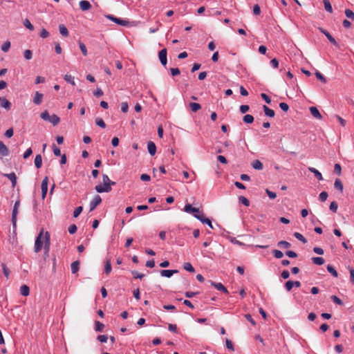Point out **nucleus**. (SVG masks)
<instances>
[{
  "label": "nucleus",
  "instance_id": "15",
  "mask_svg": "<svg viewBox=\"0 0 354 354\" xmlns=\"http://www.w3.org/2000/svg\"><path fill=\"white\" fill-rule=\"evenodd\" d=\"M147 149H148V152L149 153V154L151 156L155 155L156 152V146L155 143L152 141H149L147 143Z\"/></svg>",
  "mask_w": 354,
  "mask_h": 354
},
{
  "label": "nucleus",
  "instance_id": "61",
  "mask_svg": "<svg viewBox=\"0 0 354 354\" xmlns=\"http://www.w3.org/2000/svg\"><path fill=\"white\" fill-rule=\"evenodd\" d=\"M286 254L290 258H296L297 257V254L292 250H288L286 252Z\"/></svg>",
  "mask_w": 354,
  "mask_h": 354
},
{
  "label": "nucleus",
  "instance_id": "45",
  "mask_svg": "<svg viewBox=\"0 0 354 354\" xmlns=\"http://www.w3.org/2000/svg\"><path fill=\"white\" fill-rule=\"evenodd\" d=\"M239 201L240 203L243 204L245 206H249L250 205V201L248 198H246L245 196H239Z\"/></svg>",
  "mask_w": 354,
  "mask_h": 354
},
{
  "label": "nucleus",
  "instance_id": "1",
  "mask_svg": "<svg viewBox=\"0 0 354 354\" xmlns=\"http://www.w3.org/2000/svg\"><path fill=\"white\" fill-rule=\"evenodd\" d=\"M43 245L44 249V257H48L50 245V234L48 232H46L44 235V230L42 229L35 239L34 247L35 252L37 253L40 252Z\"/></svg>",
  "mask_w": 354,
  "mask_h": 354
},
{
  "label": "nucleus",
  "instance_id": "57",
  "mask_svg": "<svg viewBox=\"0 0 354 354\" xmlns=\"http://www.w3.org/2000/svg\"><path fill=\"white\" fill-rule=\"evenodd\" d=\"M41 118L44 120H48L49 121L50 115H49L48 112L47 111H45L41 113Z\"/></svg>",
  "mask_w": 354,
  "mask_h": 354
},
{
  "label": "nucleus",
  "instance_id": "13",
  "mask_svg": "<svg viewBox=\"0 0 354 354\" xmlns=\"http://www.w3.org/2000/svg\"><path fill=\"white\" fill-rule=\"evenodd\" d=\"M310 111L311 115L313 116V118L317 119V120H322V115L319 113V110L315 106H311L310 107Z\"/></svg>",
  "mask_w": 354,
  "mask_h": 354
},
{
  "label": "nucleus",
  "instance_id": "36",
  "mask_svg": "<svg viewBox=\"0 0 354 354\" xmlns=\"http://www.w3.org/2000/svg\"><path fill=\"white\" fill-rule=\"evenodd\" d=\"M277 245L282 248H289L291 246V244L286 241H280L278 242Z\"/></svg>",
  "mask_w": 354,
  "mask_h": 354
},
{
  "label": "nucleus",
  "instance_id": "3",
  "mask_svg": "<svg viewBox=\"0 0 354 354\" xmlns=\"http://www.w3.org/2000/svg\"><path fill=\"white\" fill-rule=\"evenodd\" d=\"M184 211L187 213H192L193 214L194 216L195 217V215H200V214H204L203 212H201L198 208L194 207L192 206L191 204H186L184 207Z\"/></svg>",
  "mask_w": 354,
  "mask_h": 354
},
{
  "label": "nucleus",
  "instance_id": "12",
  "mask_svg": "<svg viewBox=\"0 0 354 354\" xmlns=\"http://www.w3.org/2000/svg\"><path fill=\"white\" fill-rule=\"evenodd\" d=\"M161 276L165 277H171L174 274L178 273V270H161L160 271Z\"/></svg>",
  "mask_w": 354,
  "mask_h": 354
},
{
  "label": "nucleus",
  "instance_id": "8",
  "mask_svg": "<svg viewBox=\"0 0 354 354\" xmlns=\"http://www.w3.org/2000/svg\"><path fill=\"white\" fill-rule=\"evenodd\" d=\"M167 51L166 48L162 49L158 53V57H159L160 62L163 66H166V64L167 63Z\"/></svg>",
  "mask_w": 354,
  "mask_h": 354
},
{
  "label": "nucleus",
  "instance_id": "29",
  "mask_svg": "<svg viewBox=\"0 0 354 354\" xmlns=\"http://www.w3.org/2000/svg\"><path fill=\"white\" fill-rule=\"evenodd\" d=\"M60 119L57 115L53 114L50 115L49 122H51L54 126L57 125Z\"/></svg>",
  "mask_w": 354,
  "mask_h": 354
},
{
  "label": "nucleus",
  "instance_id": "31",
  "mask_svg": "<svg viewBox=\"0 0 354 354\" xmlns=\"http://www.w3.org/2000/svg\"><path fill=\"white\" fill-rule=\"evenodd\" d=\"M189 107L193 112H196L201 109V104L196 102H190Z\"/></svg>",
  "mask_w": 354,
  "mask_h": 354
},
{
  "label": "nucleus",
  "instance_id": "35",
  "mask_svg": "<svg viewBox=\"0 0 354 354\" xmlns=\"http://www.w3.org/2000/svg\"><path fill=\"white\" fill-rule=\"evenodd\" d=\"M293 235L296 239L301 241L303 243H307V239L299 232H295Z\"/></svg>",
  "mask_w": 354,
  "mask_h": 354
},
{
  "label": "nucleus",
  "instance_id": "34",
  "mask_svg": "<svg viewBox=\"0 0 354 354\" xmlns=\"http://www.w3.org/2000/svg\"><path fill=\"white\" fill-rule=\"evenodd\" d=\"M104 328V325L99 321L95 322V330L97 332H102Z\"/></svg>",
  "mask_w": 354,
  "mask_h": 354
},
{
  "label": "nucleus",
  "instance_id": "32",
  "mask_svg": "<svg viewBox=\"0 0 354 354\" xmlns=\"http://www.w3.org/2000/svg\"><path fill=\"white\" fill-rule=\"evenodd\" d=\"M327 270L328 272H330L334 277H338V273L337 272V270L335 269V268L333 266H332L331 265H328L327 266Z\"/></svg>",
  "mask_w": 354,
  "mask_h": 354
},
{
  "label": "nucleus",
  "instance_id": "22",
  "mask_svg": "<svg viewBox=\"0 0 354 354\" xmlns=\"http://www.w3.org/2000/svg\"><path fill=\"white\" fill-rule=\"evenodd\" d=\"M112 270L111 263L110 259H106L104 264V272L106 274H109Z\"/></svg>",
  "mask_w": 354,
  "mask_h": 354
},
{
  "label": "nucleus",
  "instance_id": "62",
  "mask_svg": "<svg viewBox=\"0 0 354 354\" xmlns=\"http://www.w3.org/2000/svg\"><path fill=\"white\" fill-rule=\"evenodd\" d=\"M97 339L102 343H105L107 342L108 337L106 335H100L97 336Z\"/></svg>",
  "mask_w": 354,
  "mask_h": 354
},
{
  "label": "nucleus",
  "instance_id": "11",
  "mask_svg": "<svg viewBox=\"0 0 354 354\" xmlns=\"http://www.w3.org/2000/svg\"><path fill=\"white\" fill-rule=\"evenodd\" d=\"M210 284L218 290H220L224 293H228V290L221 283H216L214 281H210Z\"/></svg>",
  "mask_w": 354,
  "mask_h": 354
},
{
  "label": "nucleus",
  "instance_id": "9",
  "mask_svg": "<svg viewBox=\"0 0 354 354\" xmlns=\"http://www.w3.org/2000/svg\"><path fill=\"white\" fill-rule=\"evenodd\" d=\"M44 95L39 91H36L32 102L36 105H40L42 102Z\"/></svg>",
  "mask_w": 354,
  "mask_h": 354
},
{
  "label": "nucleus",
  "instance_id": "53",
  "mask_svg": "<svg viewBox=\"0 0 354 354\" xmlns=\"http://www.w3.org/2000/svg\"><path fill=\"white\" fill-rule=\"evenodd\" d=\"M328 196V193L324 191L320 193L319 198L321 201L324 202V201H326Z\"/></svg>",
  "mask_w": 354,
  "mask_h": 354
},
{
  "label": "nucleus",
  "instance_id": "63",
  "mask_svg": "<svg viewBox=\"0 0 354 354\" xmlns=\"http://www.w3.org/2000/svg\"><path fill=\"white\" fill-rule=\"evenodd\" d=\"M13 133H14V130L12 128H10L8 129L6 132H5V136L8 138H11L12 136H13Z\"/></svg>",
  "mask_w": 354,
  "mask_h": 354
},
{
  "label": "nucleus",
  "instance_id": "18",
  "mask_svg": "<svg viewBox=\"0 0 354 354\" xmlns=\"http://www.w3.org/2000/svg\"><path fill=\"white\" fill-rule=\"evenodd\" d=\"M1 106L6 110H10L11 108V103L5 97L0 100Z\"/></svg>",
  "mask_w": 354,
  "mask_h": 354
},
{
  "label": "nucleus",
  "instance_id": "30",
  "mask_svg": "<svg viewBox=\"0 0 354 354\" xmlns=\"http://www.w3.org/2000/svg\"><path fill=\"white\" fill-rule=\"evenodd\" d=\"M323 3H324V8H325V10L330 12V13H332L333 12V8H332V6L330 4V2L329 0H323Z\"/></svg>",
  "mask_w": 354,
  "mask_h": 354
},
{
  "label": "nucleus",
  "instance_id": "60",
  "mask_svg": "<svg viewBox=\"0 0 354 354\" xmlns=\"http://www.w3.org/2000/svg\"><path fill=\"white\" fill-rule=\"evenodd\" d=\"M250 109V106L248 105H241L239 107V110L241 113H245Z\"/></svg>",
  "mask_w": 354,
  "mask_h": 354
},
{
  "label": "nucleus",
  "instance_id": "7",
  "mask_svg": "<svg viewBox=\"0 0 354 354\" xmlns=\"http://www.w3.org/2000/svg\"><path fill=\"white\" fill-rule=\"evenodd\" d=\"M95 189L98 193H103V192H109L111 191L112 188L109 186V184H103L102 185H97L95 186Z\"/></svg>",
  "mask_w": 354,
  "mask_h": 354
},
{
  "label": "nucleus",
  "instance_id": "23",
  "mask_svg": "<svg viewBox=\"0 0 354 354\" xmlns=\"http://www.w3.org/2000/svg\"><path fill=\"white\" fill-rule=\"evenodd\" d=\"M35 165L37 169L41 168V167L42 165V158H41V156L40 154H38V155H37L35 156Z\"/></svg>",
  "mask_w": 354,
  "mask_h": 354
},
{
  "label": "nucleus",
  "instance_id": "44",
  "mask_svg": "<svg viewBox=\"0 0 354 354\" xmlns=\"http://www.w3.org/2000/svg\"><path fill=\"white\" fill-rule=\"evenodd\" d=\"M272 253L276 259H281L283 257V253L278 250H274Z\"/></svg>",
  "mask_w": 354,
  "mask_h": 354
},
{
  "label": "nucleus",
  "instance_id": "4",
  "mask_svg": "<svg viewBox=\"0 0 354 354\" xmlns=\"http://www.w3.org/2000/svg\"><path fill=\"white\" fill-rule=\"evenodd\" d=\"M105 17L111 21L120 26H126L129 24V21L115 17L111 15H107Z\"/></svg>",
  "mask_w": 354,
  "mask_h": 354
},
{
  "label": "nucleus",
  "instance_id": "50",
  "mask_svg": "<svg viewBox=\"0 0 354 354\" xmlns=\"http://www.w3.org/2000/svg\"><path fill=\"white\" fill-rule=\"evenodd\" d=\"M285 288L286 290L289 292L292 290L293 288V281H288L285 283Z\"/></svg>",
  "mask_w": 354,
  "mask_h": 354
},
{
  "label": "nucleus",
  "instance_id": "38",
  "mask_svg": "<svg viewBox=\"0 0 354 354\" xmlns=\"http://www.w3.org/2000/svg\"><path fill=\"white\" fill-rule=\"evenodd\" d=\"M64 80L67 82L71 84L73 86L75 85V80H74V77H73L71 75H68V74L65 75Z\"/></svg>",
  "mask_w": 354,
  "mask_h": 354
},
{
  "label": "nucleus",
  "instance_id": "39",
  "mask_svg": "<svg viewBox=\"0 0 354 354\" xmlns=\"http://www.w3.org/2000/svg\"><path fill=\"white\" fill-rule=\"evenodd\" d=\"M1 267H2V269H3V274L5 275V277L8 279L9 278V275H10V271L9 270V268L6 266V265L5 263H1Z\"/></svg>",
  "mask_w": 354,
  "mask_h": 354
},
{
  "label": "nucleus",
  "instance_id": "37",
  "mask_svg": "<svg viewBox=\"0 0 354 354\" xmlns=\"http://www.w3.org/2000/svg\"><path fill=\"white\" fill-rule=\"evenodd\" d=\"M243 120L247 124H251L254 122V117L252 115H245L243 116Z\"/></svg>",
  "mask_w": 354,
  "mask_h": 354
},
{
  "label": "nucleus",
  "instance_id": "56",
  "mask_svg": "<svg viewBox=\"0 0 354 354\" xmlns=\"http://www.w3.org/2000/svg\"><path fill=\"white\" fill-rule=\"evenodd\" d=\"M83 208L82 206L77 207L73 212V216L77 218L82 212Z\"/></svg>",
  "mask_w": 354,
  "mask_h": 354
},
{
  "label": "nucleus",
  "instance_id": "26",
  "mask_svg": "<svg viewBox=\"0 0 354 354\" xmlns=\"http://www.w3.org/2000/svg\"><path fill=\"white\" fill-rule=\"evenodd\" d=\"M59 30L60 34L63 37H68V29L66 28V27L64 24H61V25L59 26Z\"/></svg>",
  "mask_w": 354,
  "mask_h": 354
},
{
  "label": "nucleus",
  "instance_id": "5",
  "mask_svg": "<svg viewBox=\"0 0 354 354\" xmlns=\"http://www.w3.org/2000/svg\"><path fill=\"white\" fill-rule=\"evenodd\" d=\"M102 203V198L100 195H95L93 200L90 202V212L93 211L97 205Z\"/></svg>",
  "mask_w": 354,
  "mask_h": 354
},
{
  "label": "nucleus",
  "instance_id": "14",
  "mask_svg": "<svg viewBox=\"0 0 354 354\" xmlns=\"http://www.w3.org/2000/svg\"><path fill=\"white\" fill-rule=\"evenodd\" d=\"M9 155V149L6 145L0 140V156H7Z\"/></svg>",
  "mask_w": 354,
  "mask_h": 354
},
{
  "label": "nucleus",
  "instance_id": "16",
  "mask_svg": "<svg viewBox=\"0 0 354 354\" xmlns=\"http://www.w3.org/2000/svg\"><path fill=\"white\" fill-rule=\"evenodd\" d=\"M80 9L83 11L88 10L91 8V5L89 1L86 0H82L80 2Z\"/></svg>",
  "mask_w": 354,
  "mask_h": 354
},
{
  "label": "nucleus",
  "instance_id": "24",
  "mask_svg": "<svg viewBox=\"0 0 354 354\" xmlns=\"http://www.w3.org/2000/svg\"><path fill=\"white\" fill-rule=\"evenodd\" d=\"M252 166L254 169L258 170H261L263 167V163L259 160H254L252 163Z\"/></svg>",
  "mask_w": 354,
  "mask_h": 354
},
{
  "label": "nucleus",
  "instance_id": "6",
  "mask_svg": "<svg viewBox=\"0 0 354 354\" xmlns=\"http://www.w3.org/2000/svg\"><path fill=\"white\" fill-rule=\"evenodd\" d=\"M48 176H46L41 185V197L43 199H44L46 196L47 192H48Z\"/></svg>",
  "mask_w": 354,
  "mask_h": 354
},
{
  "label": "nucleus",
  "instance_id": "43",
  "mask_svg": "<svg viewBox=\"0 0 354 354\" xmlns=\"http://www.w3.org/2000/svg\"><path fill=\"white\" fill-rule=\"evenodd\" d=\"M24 25L26 28H28L30 30H34V26H32V24L30 23V21L28 19H26L24 20Z\"/></svg>",
  "mask_w": 354,
  "mask_h": 354
},
{
  "label": "nucleus",
  "instance_id": "64",
  "mask_svg": "<svg viewBox=\"0 0 354 354\" xmlns=\"http://www.w3.org/2000/svg\"><path fill=\"white\" fill-rule=\"evenodd\" d=\"M104 94L101 88H97L94 92H93V95L96 97H101Z\"/></svg>",
  "mask_w": 354,
  "mask_h": 354
},
{
  "label": "nucleus",
  "instance_id": "27",
  "mask_svg": "<svg viewBox=\"0 0 354 354\" xmlns=\"http://www.w3.org/2000/svg\"><path fill=\"white\" fill-rule=\"evenodd\" d=\"M71 268L72 273H76L80 268V262L78 261H73L71 265Z\"/></svg>",
  "mask_w": 354,
  "mask_h": 354
},
{
  "label": "nucleus",
  "instance_id": "19",
  "mask_svg": "<svg viewBox=\"0 0 354 354\" xmlns=\"http://www.w3.org/2000/svg\"><path fill=\"white\" fill-rule=\"evenodd\" d=\"M334 187L339 190L340 192H343L344 185L342 180L339 178H337L335 180Z\"/></svg>",
  "mask_w": 354,
  "mask_h": 354
},
{
  "label": "nucleus",
  "instance_id": "58",
  "mask_svg": "<svg viewBox=\"0 0 354 354\" xmlns=\"http://www.w3.org/2000/svg\"><path fill=\"white\" fill-rule=\"evenodd\" d=\"M131 274H133V277L135 279H142L145 276L143 274L139 273L138 271L133 270L131 272Z\"/></svg>",
  "mask_w": 354,
  "mask_h": 354
},
{
  "label": "nucleus",
  "instance_id": "48",
  "mask_svg": "<svg viewBox=\"0 0 354 354\" xmlns=\"http://www.w3.org/2000/svg\"><path fill=\"white\" fill-rule=\"evenodd\" d=\"M24 55L26 59L30 60L32 57V52L30 50H26L24 53Z\"/></svg>",
  "mask_w": 354,
  "mask_h": 354
},
{
  "label": "nucleus",
  "instance_id": "20",
  "mask_svg": "<svg viewBox=\"0 0 354 354\" xmlns=\"http://www.w3.org/2000/svg\"><path fill=\"white\" fill-rule=\"evenodd\" d=\"M308 170L314 174L315 176L319 180H323V176L322 175V174L317 170L314 167H309L308 168Z\"/></svg>",
  "mask_w": 354,
  "mask_h": 354
},
{
  "label": "nucleus",
  "instance_id": "49",
  "mask_svg": "<svg viewBox=\"0 0 354 354\" xmlns=\"http://www.w3.org/2000/svg\"><path fill=\"white\" fill-rule=\"evenodd\" d=\"M315 75H316L317 78L319 80H320L322 82H323V83H326V77L321 73H319V71H316Z\"/></svg>",
  "mask_w": 354,
  "mask_h": 354
},
{
  "label": "nucleus",
  "instance_id": "10",
  "mask_svg": "<svg viewBox=\"0 0 354 354\" xmlns=\"http://www.w3.org/2000/svg\"><path fill=\"white\" fill-rule=\"evenodd\" d=\"M195 218H197L198 220H199L203 223L207 224L212 229H214L211 221L209 218H205L204 214H200V215L196 214Z\"/></svg>",
  "mask_w": 354,
  "mask_h": 354
},
{
  "label": "nucleus",
  "instance_id": "52",
  "mask_svg": "<svg viewBox=\"0 0 354 354\" xmlns=\"http://www.w3.org/2000/svg\"><path fill=\"white\" fill-rule=\"evenodd\" d=\"M225 344H226V347L227 348V349H229L232 351H234V345L231 340L226 339Z\"/></svg>",
  "mask_w": 354,
  "mask_h": 354
},
{
  "label": "nucleus",
  "instance_id": "28",
  "mask_svg": "<svg viewBox=\"0 0 354 354\" xmlns=\"http://www.w3.org/2000/svg\"><path fill=\"white\" fill-rule=\"evenodd\" d=\"M311 260L314 264L318 266H322L325 262L324 259L322 257H313Z\"/></svg>",
  "mask_w": 354,
  "mask_h": 354
},
{
  "label": "nucleus",
  "instance_id": "42",
  "mask_svg": "<svg viewBox=\"0 0 354 354\" xmlns=\"http://www.w3.org/2000/svg\"><path fill=\"white\" fill-rule=\"evenodd\" d=\"M95 123L97 126L100 127L102 129H104L106 127V124L101 118H97L95 119Z\"/></svg>",
  "mask_w": 354,
  "mask_h": 354
},
{
  "label": "nucleus",
  "instance_id": "41",
  "mask_svg": "<svg viewBox=\"0 0 354 354\" xmlns=\"http://www.w3.org/2000/svg\"><path fill=\"white\" fill-rule=\"evenodd\" d=\"M330 299L337 305L342 306L344 304L343 301L336 295H332Z\"/></svg>",
  "mask_w": 354,
  "mask_h": 354
},
{
  "label": "nucleus",
  "instance_id": "47",
  "mask_svg": "<svg viewBox=\"0 0 354 354\" xmlns=\"http://www.w3.org/2000/svg\"><path fill=\"white\" fill-rule=\"evenodd\" d=\"M80 48L84 56L87 55V49L85 44L81 41L79 42Z\"/></svg>",
  "mask_w": 354,
  "mask_h": 354
},
{
  "label": "nucleus",
  "instance_id": "55",
  "mask_svg": "<svg viewBox=\"0 0 354 354\" xmlns=\"http://www.w3.org/2000/svg\"><path fill=\"white\" fill-rule=\"evenodd\" d=\"M39 36L44 39L47 38L49 36V32L45 28H42L39 32Z\"/></svg>",
  "mask_w": 354,
  "mask_h": 354
},
{
  "label": "nucleus",
  "instance_id": "33",
  "mask_svg": "<svg viewBox=\"0 0 354 354\" xmlns=\"http://www.w3.org/2000/svg\"><path fill=\"white\" fill-rule=\"evenodd\" d=\"M183 268L189 272H195V269L192 266V265L189 263V262H187V263H185L183 264Z\"/></svg>",
  "mask_w": 354,
  "mask_h": 354
},
{
  "label": "nucleus",
  "instance_id": "40",
  "mask_svg": "<svg viewBox=\"0 0 354 354\" xmlns=\"http://www.w3.org/2000/svg\"><path fill=\"white\" fill-rule=\"evenodd\" d=\"M10 41H6V42L3 43V44L1 46V50L6 53L9 50L10 48Z\"/></svg>",
  "mask_w": 354,
  "mask_h": 354
},
{
  "label": "nucleus",
  "instance_id": "54",
  "mask_svg": "<svg viewBox=\"0 0 354 354\" xmlns=\"http://www.w3.org/2000/svg\"><path fill=\"white\" fill-rule=\"evenodd\" d=\"M330 209L333 212H336L337 210V208H338V205L337 203V202L335 201H333L331 202L330 205Z\"/></svg>",
  "mask_w": 354,
  "mask_h": 354
},
{
  "label": "nucleus",
  "instance_id": "51",
  "mask_svg": "<svg viewBox=\"0 0 354 354\" xmlns=\"http://www.w3.org/2000/svg\"><path fill=\"white\" fill-rule=\"evenodd\" d=\"M334 172L337 174L338 176H340L342 174V167L339 164L337 163L334 166Z\"/></svg>",
  "mask_w": 354,
  "mask_h": 354
},
{
  "label": "nucleus",
  "instance_id": "17",
  "mask_svg": "<svg viewBox=\"0 0 354 354\" xmlns=\"http://www.w3.org/2000/svg\"><path fill=\"white\" fill-rule=\"evenodd\" d=\"M6 176L11 181L12 187H15L17 184V177L14 172L6 174Z\"/></svg>",
  "mask_w": 354,
  "mask_h": 354
},
{
  "label": "nucleus",
  "instance_id": "2",
  "mask_svg": "<svg viewBox=\"0 0 354 354\" xmlns=\"http://www.w3.org/2000/svg\"><path fill=\"white\" fill-rule=\"evenodd\" d=\"M20 205L19 200H17L13 207L12 213V224L13 227V239H15V236H16V227H17V216L18 214V208Z\"/></svg>",
  "mask_w": 354,
  "mask_h": 354
},
{
  "label": "nucleus",
  "instance_id": "21",
  "mask_svg": "<svg viewBox=\"0 0 354 354\" xmlns=\"http://www.w3.org/2000/svg\"><path fill=\"white\" fill-rule=\"evenodd\" d=\"M263 109L266 115L270 117V118H272L274 116V114H275L274 111L272 109L268 107L266 105L263 106Z\"/></svg>",
  "mask_w": 354,
  "mask_h": 354
},
{
  "label": "nucleus",
  "instance_id": "59",
  "mask_svg": "<svg viewBox=\"0 0 354 354\" xmlns=\"http://www.w3.org/2000/svg\"><path fill=\"white\" fill-rule=\"evenodd\" d=\"M128 109H129L128 103L126 102H122L121 103V111L123 113H127L128 111Z\"/></svg>",
  "mask_w": 354,
  "mask_h": 354
},
{
  "label": "nucleus",
  "instance_id": "46",
  "mask_svg": "<svg viewBox=\"0 0 354 354\" xmlns=\"http://www.w3.org/2000/svg\"><path fill=\"white\" fill-rule=\"evenodd\" d=\"M344 13L348 18L354 20V12L351 10L346 9Z\"/></svg>",
  "mask_w": 354,
  "mask_h": 354
},
{
  "label": "nucleus",
  "instance_id": "25",
  "mask_svg": "<svg viewBox=\"0 0 354 354\" xmlns=\"http://www.w3.org/2000/svg\"><path fill=\"white\" fill-rule=\"evenodd\" d=\"M20 293L23 296H28L30 293V288L26 285H22L20 288Z\"/></svg>",
  "mask_w": 354,
  "mask_h": 354
}]
</instances>
